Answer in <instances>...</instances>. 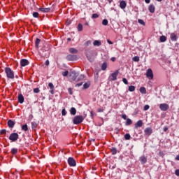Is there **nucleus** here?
<instances>
[{"instance_id": "nucleus-29", "label": "nucleus", "mask_w": 179, "mask_h": 179, "mask_svg": "<svg viewBox=\"0 0 179 179\" xmlns=\"http://www.w3.org/2000/svg\"><path fill=\"white\" fill-rule=\"evenodd\" d=\"M41 41V40H40V38H36V40L35 41L36 48H38V45H40Z\"/></svg>"}, {"instance_id": "nucleus-2", "label": "nucleus", "mask_w": 179, "mask_h": 179, "mask_svg": "<svg viewBox=\"0 0 179 179\" xmlns=\"http://www.w3.org/2000/svg\"><path fill=\"white\" fill-rule=\"evenodd\" d=\"M8 79H15V73L11 68L6 67L4 69Z\"/></svg>"}, {"instance_id": "nucleus-19", "label": "nucleus", "mask_w": 179, "mask_h": 179, "mask_svg": "<svg viewBox=\"0 0 179 179\" xmlns=\"http://www.w3.org/2000/svg\"><path fill=\"white\" fill-rule=\"evenodd\" d=\"M39 10H41V12H43L44 13H47L50 12V10H51V8H40Z\"/></svg>"}, {"instance_id": "nucleus-57", "label": "nucleus", "mask_w": 179, "mask_h": 179, "mask_svg": "<svg viewBox=\"0 0 179 179\" xmlns=\"http://www.w3.org/2000/svg\"><path fill=\"white\" fill-rule=\"evenodd\" d=\"M145 3H150V0H145Z\"/></svg>"}, {"instance_id": "nucleus-32", "label": "nucleus", "mask_w": 179, "mask_h": 179, "mask_svg": "<svg viewBox=\"0 0 179 179\" xmlns=\"http://www.w3.org/2000/svg\"><path fill=\"white\" fill-rule=\"evenodd\" d=\"M89 87H90V84L88 83H85L83 85V89L86 90V89H89Z\"/></svg>"}, {"instance_id": "nucleus-28", "label": "nucleus", "mask_w": 179, "mask_h": 179, "mask_svg": "<svg viewBox=\"0 0 179 179\" xmlns=\"http://www.w3.org/2000/svg\"><path fill=\"white\" fill-rule=\"evenodd\" d=\"M140 92H141L142 94H146V88H145V87H140Z\"/></svg>"}, {"instance_id": "nucleus-6", "label": "nucleus", "mask_w": 179, "mask_h": 179, "mask_svg": "<svg viewBox=\"0 0 179 179\" xmlns=\"http://www.w3.org/2000/svg\"><path fill=\"white\" fill-rule=\"evenodd\" d=\"M159 108L161 111H167L170 108V106L167 103H161L159 104Z\"/></svg>"}, {"instance_id": "nucleus-36", "label": "nucleus", "mask_w": 179, "mask_h": 179, "mask_svg": "<svg viewBox=\"0 0 179 179\" xmlns=\"http://www.w3.org/2000/svg\"><path fill=\"white\" fill-rule=\"evenodd\" d=\"M138 23L140 24H142V26H145L146 24L145 23V21L143 20L138 19Z\"/></svg>"}, {"instance_id": "nucleus-20", "label": "nucleus", "mask_w": 179, "mask_h": 179, "mask_svg": "<svg viewBox=\"0 0 179 179\" xmlns=\"http://www.w3.org/2000/svg\"><path fill=\"white\" fill-rule=\"evenodd\" d=\"M93 45H94V47H100V45H101V41L99 40H95L93 42Z\"/></svg>"}, {"instance_id": "nucleus-54", "label": "nucleus", "mask_w": 179, "mask_h": 179, "mask_svg": "<svg viewBox=\"0 0 179 179\" xmlns=\"http://www.w3.org/2000/svg\"><path fill=\"white\" fill-rule=\"evenodd\" d=\"M69 94H72V88H69Z\"/></svg>"}, {"instance_id": "nucleus-47", "label": "nucleus", "mask_w": 179, "mask_h": 179, "mask_svg": "<svg viewBox=\"0 0 179 179\" xmlns=\"http://www.w3.org/2000/svg\"><path fill=\"white\" fill-rule=\"evenodd\" d=\"M34 93H40V89L39 88L34 89Z\"/></svg>"}, {"instance_id": "nucleus-39", "label": "nucleus", "mask_w": 179, "mask_h": 179, "mask_svg": "<svg viewBox=\"0 0 179 179\" xmlns=\"http://www.w3.org/2000/svg\"><path fill=\"white\" fill-rule=\"evenodd\" d=\"M69 73V71L68 70H66L65 71L62 73V76H68V74Z\"/></svg>"}, {"instance_id": "nucleus-48", "label": "nucleus", "mask_w": 179, "mask_h": 179, "mask_svg": "<svg viewBox=\"0 0 179 179\" xmlns=\"http://www.w3.org/2000/svg\"><path fill=\"white\" fill-rule=\"evenodd\" d=\"M83 79H85V76L81 74V75L78 77V80H83Z\"/></svg>"}, {"instance_id": "nucleus-23", "label": "nucleus", "mask_w": 179, "mask_h": 179, "mask_svg": "<svg viewBox=\"0 0 179 179\" xmlns=\"http://www.w3.org/2000/svg\"><path fill=\"white\" fill-rule=\"evenodd\" d=\"M70 113L71 114V115H76V108L73 107L71 108Z\"/></svg>"}, {"instance_id": "nucleus-15", "label": "nucleus", "mask_w": 179, "mask_h": 179, "mask_svg": "<svg viewBox=\"0 0 179 179\" xmlns=\"http://www.w3.org/2000/svg\"><path fill=\"white\" fill-rule=\"evenodd\" d=\"M120 8L121 9H125L127 8V2L125 1H121L120 3Z\"/></svg>"}, {"instance_id": "nucleus-38", "label": "nucleus", "mask_w": 179, "mask_h": 179, "mask_svg": "<svg viewBox=\"0 0 179 179\" xmlns=\"http://www.w3.org/2000/svg\"><path fill=\"white\" fill-rule=\"evenodd\" d=\"M11 153L12 155H16V153H17V148H12Z\"/></svg>"}, {"instance_id": "nucleus-34", "label": "nucleus", "mask_w": 179, "mask_h": 179, "mask_svg": "<svg viewBox=\"0 0 179 179\" xmlns=\"http://www.w3.org/2000/svg\"><path fill=\"white\" fill-rule=\"evenodd\" d=\"M111 153L112 155H117V148H112L111 149Z\"/></svg>"}, {"instance_id": "nucleus-8", "label": "nucleus", "mask_w": 179, "mask_h": 179, "mask_svg": "<svg viewBox=\"0 0 179 179\" xmlns=\"http://www.w3.org/2000/svg\"><path fill=\"white\" fill-rule=\"evenodd\" d=\"M70 76L71 77L72 80H76V78L79 76V72H76V71H73L71 72Z\"/></svg>"}, {"instance_id": "nucleus-33", "label": "nucleus", "mask_w": 179, "mask_h": 179, "mask_svg": "<svg viewBox=\"0 0 179 179\" xmlns=\"http://www.w3.org/2000/svg\"><path fill=\"white\" fill-rule=\"evenodd\" d=\"M124 139H126V141H129V139H131V134H126L124 135Z\"/></svg>"}, {"instance_id": "nucleus-52", "label": "nucleus", "mask_w": 179, "mask_h": 179, "mask_svg": "<svg viewBox=\"0 0 179 179\" xmlns=\"http://www.w3.org/2000/svg\"><path fill=\"white\" fill-rule=\"evenodd\" d=\"M122 118H123V120H128V119L127 118V115H125V114H124V115H122Z\"/></svg>"}, {"instance_id": "nucleus-64", "label": "nucleus", "mask_w": 179, "mask_h": 179, "mask_svg": "<svg viewBox=\"0 0 179 179\" xmlns=\"http://www.w3.org/2000/svg\"><path fill=\"white\" fill-rule=\"evenodd\" d=\"M67 41H71V38H68Z\"/></svg>"}, {"instance_id": "nucleus-22", "label": "nucleus", "mask_w": 179, "mask_h": 179, "mask_svg": "<svg viewBox=\"0 0 179 179\" xmlns=\"http://www.w3.org/2000/svg\"><path fill=\"white\" fill-rule=\"evenodd\" d=\"M69 51L71 54H78V50L73 48H69Z\"/></svg>"}, {"instance_id": "nucleus-11", "label": "nucleus", "mask_w": 179, "mask_h": 179, "mask_svg": "<svg viewBox=\"0 0 179 179\" xmlns=\"http://www.w3.org/2000/svg\"><path fill=\"white\" fill-rule=\"evenodd\" d=\"M139 160L141 164H146V163H148V158H146V157L145 156L140 157Z\"/></svg>"}, {"instance_id": "nucleus-42", "label": "nucleus", "mask_w": 179, "mask_h": 179, "mask_svg": "<svg viewBox=\"0 0 179 179\" xmlns=\"http://www.w3.org/2000/svg\"><path fill=\"white\" fill-rule=\"evenodd\" d=\"M149 108H150V106L149 105H145L144 108H143V110H144V111H148V110Z\"/></svg>"}, {"instance_id": "nucleus-21", "label": "nucleus", "mask_w": 179, "mask_h": 179, "mask_svg": "<svg viewBox=\"0 0 179 179\" xmlns=\"http://www.w3.org/2000/svg\"><path fill=\"white\" fill-rule=\"evenodd\" d=\"M87 58L90 62H93L94 61V59H93V55H90L87 53Z\"/></svg>"}, {"instance_id": "nucleus-24", "label": "nucleus", "mask_w": 179, "mask_h": 179, "mask_svg": "<svg viewBox=\"0 0 179 179\" xmlns=\"http://www.w3.org/2000/svg\"><path fill=\"white\" fill-rule=\"evenodd\" d=\"M21 129H22V131H24L25 132H27V131H29V127L26 124L22 125Z\"/></svg>"}, {"instance_id": "nucleus-27", "label": "nucleus", "mask_w": 179, "mask_h": 179, "mask_svg": "<svg viewBox=\"0 0 179 179\" xmlns=\"http://www.w3.org/2000/svg\"><path fill=\"white\" fill-rule=\"evenodd\" d=\"M159 40L161 43H165V41H167V37H166L165 36H160Z\"/></svg>"}, {"instance_id": "nucleus-25", "label": "nucleus", "mask_w": 179, "mask_h": 179, "mask_svg": "<svg viewBox=\"0 0 179 179\" xmlns=\"http://www.w3.org/2000/svg\"><path fill=\"white\" fill-rule=\"evenodd\" d=\"M101 71H106L107 69V62H103L101 67Z\"/></svg>"}, {"instance_id": "nucleus-49", "label": "nucleus", "mask_w": 179, "mask_h": 179, "mask_svg": "<svg viewBox=\"0 0 179 179\" xmlns=\"http://www.w3.org/2000/svg\"><path fill=\"white\" fill-rule=\"evenodd\" d=\"M32 15L34 17H38V12H34V13H33Z\"/></svg>"}, {"instance_id": "nucleus-35", "label": "nucleus", "mask_w": 179, "mask_h": 179, "mask_svg": "<svg viewBox=\"0 0 179 179\" xmlns=\"http://www.w3.org/2000/svg\"><path fill=\"white\" fill-rule=\"evenodd\" d=\"M132 61H134V62H139V57L135 56L134 57L132 58Z\"/></svg>"}, {"instance_id": "nucleus-7", "label": "nucleus", "mask_w": 179, "mask_h": 179, "mask_svg": "<svg viewBox=\"0 0 179 179\" xmlns=\"http://www.w3.org/2000/svg\"><path fill=\"white\" fill-rule=\"evenodd\" d=\"M66 59L67 61H78V56L74 55H69L66 56Z\"/></svg>"}, {"instance_id": "nucleus-60", "label": "nucleus", "mask_w": 179, "mask_h": 179, "mask_svg": "<svg viewBox=\"0 0 179 179\" xmlns=\"http://www.w3.org/2000/svg\"><path fill=\"white\" fill-rule=\"evenodd\" d=\"M85 26H89V22H85Z\"/></svg>"}, {"instance_id": "nucleus-45", "label": "nucleus", "mask_w": 179, "mask_h": 179, "mask_svg": "<svg viewBox=\"0 0 179 179\" xmlns=\"http://www.w3.org/2000/svg\"><path fill=\"white\" fill-rule=\"evenodd\" d=\"M48 87L51 89V90H52V89H54V84H52V83H50L48 84Z\"/></svg>"}, {"instance_id": "nucleus-63", "label": "nucleus", "mask_w": 179, "mask_h": 179, "mask_svg": "<svg viewBox=\"0 0 179 179\" xmlns=\"http://www.w3.org/2000/svg\"><path fill=\"white\" fill-rule=\"evenodd\" d=\"M90 114H91V117H93V112H91Z\"/></svg>"}, {"instance_id": "nucleus-53", "label": "nucleus", "mask_w": 179, "mask_h": 179, "mask_svg": "<svg viewBox=\"0 0 179 179\" xmlns=\"http://www.w3.org/2000/svg\"><path fill=\"white\" fill-rule=\"evenodd\" d=\"M45 65H46L47 66H48V65H50V61H49V60H46V61H45Z\"/></svg>"}, {"instance_id": "nucleus-40", "label": "nucleus", "mask_w": 179, "mask_h": 179, "mask_svg": "<svg viewBox=\"0 0 179 179\" xmlns=\"http://www.w3.org/2000/svg\"><path fill=\"white\" fill-rule=\"evenodd\" d=\"M31 128H37V123L36 122H31Z\"/></svg>"}, {"instance_id": "nucleus-12", "label": "nucleus", "mask_w": 179, "mask_h": 179, "mask_svg": "<svg viewBox=\"0 0 179 179\" xmlns=\"http://www.w3.org/2000/svg\"><path fill=\"white\" fill-rule=\"evenodd\" d=\"M117 76H118V71L113 72L110 76V77L112 78L111 80H117Z\"/></svg>"}, {"instance_id": "nucleus-26", "label": "nucleus", "mask_w": 179, "mask_h": 179, "mask_svg": "<svg viewBox=\"0 0 179 179\" xmlns=\"http://www.w3.org/2000/svg\"><path fill=\"white\" fill-rule=\"evenodd\" d=\"M125 125H126V127H128V125H132V120L129 118H127L126 120Z\"/></svg>"}, {"instance_id": "nucleus-41", "label": "nucleus", "mask_w": 179, "mask_h": 179, "mask_svg": "<svg viewBox=\"0 0 179 179\" xmlns=\"http://www.w3.org/2000/svg\"><path fill=\"white\" fill-rule=\"evenodd\" d=\"M62 115L65 116L66 115V110H65V108H64L62 110Z\"/></svg>"}, {"instance_id": "nucleus-9", "label": "nucleus", "mask_w": 179, "mask_h": 179, "mask_svg": "<svg viewBox=\"0 0 179 179\" xmlns=\"http://www.w3.org/2000/svg\"><path fill=\"white\" fill-rule=\"evenodd\" d=\"M144 134H145V135H147L148 136H150V135H152V134H153V129H152L151 127H147L144 130Z\"/></svg>"}, {"instance_id": "nucleus-46", "label": "nucleus", "mask_w": 179, "mask_h": 179, "mask_svg": "<svg viewBox=\"0 0 179 179\" xmlns=\"http://www.w3.org/2000/svg\"><path fill=\"white\" fill-rule=\"evenodd\" d=\"M122 82L124 83V85H128V80H127V78H122Z\"/></svg>"}, {"instance_id": "nucleus-51", "label": "nucleus", "mask_w": 179, "mask_h": 179, "mask_svg": "<svg viewBox=\"0 0 179 179\" xmlns=\"http://www.w3.org/2000/svg\"><path fill=\"white\" fill-rule=\"evenodd\" d=\"M175 174L177 176V177H179V169H176L175 171Z\"/></svg>"}, {"instance_id": "nucleus-3", "label": "nucleus", "mask_w": 179, "mask_h": 179, "mask_svg": "<svg viewBox=\"0 0 179 179\" xmlns=\"http://www.w3.org/2000/svg\"><path fill=\"white\" fill-rule=\"evenodd\" d=\"M9 141H11L12 142H16L17 139H19V134L17 133H12L9 137Z\"/></svg>"}, {"instance_id": "nucleus-56", "label": "nucleus", "mask_w": 179, "mask_h": 179, "mask_svg": "<svg viewBox=\"0 0 179 179\" xmlns=\"http://www.w3.org/2000/svg\"><path fill=\"white\" fill-rule=\"evenodd\" d=\"M168 129H169L168 127H164V132H166V131H167Z\"/></svg>"}, {"instance_id": "nucleus-58", "label": "nucleus", "mask_w": 179, "mask_h": 179, "mask_svg": "<svg viewBox=\"0 0 179 179\" xmlns=\"http://www.w3.org/2000/svg\"><path fill=\"white\" fill-rule=\"evenodd\" d=\"M107 43H108V44H113V42L111 41H110V40H108Z\"/></svg>"}, {"instance_id": "nucleus-13", "label": "nucleus", "mask_w": 179, "mask_h": 179, "mask_svg": "<svg viewBox=\"0 0 179 179\" xmlns=\"http://www.w3.org/2000/svg\"><path fill=\"white\" fill-rule=\"evenodd\" d=\"M148 10L150 13H155V10H156V8L155 7V5L150 4L148 6Z\"/></svg>"}, {"instance_id": "nucleus-55", "label": "nucleus", "mask_w": 179, "mask_h": 179, "mask_svg": "<svg viewBox=\"0 0 179 179\" xmlns=\"http://www.w3.org/2000/svg\"><path fill=\"white\" fill-rule=\"evenodd\" d=\"M110 61H112V62H115V57H111V58H110Z\"/></svg>"}, {"instance_id": "nucleus-14", "label": "nucleus", "mask_w": 179, "mask_h": 179, "mask_svg": "<svg viewBox=\"0 0 179 179\" xmlns=\"http://www.w3.org/2000/svg\"><path fill=\"white\" fill-rule=\"evenodd\" d=\"M18 102L20 103V104H23V103H24V97L23 96V94H20L18 95Z\"/></svg>"}, {"instance_id": "nucleus-16", "label": "nucleus", "mask_w": 179, "mask_h": 179, "mask_svg": "<svg viewBox=\"0 0 179 179\" xmlns=\"http://www.w3.org/2000/svg\"><path fill=\"white\" fill-rule=\"evenodd\" d=\"M8 128H13V127H15V122H13V120H9L8 121Z\"/></svg>"}, {"instance_id": "nucleus-30", "label": "nucleus", "mask_w": 179, "mask_h": 179, "mask_svg": "<svg viewBox=\"0 0 179 179\" xmlns=\"http://www.w3.org/2000/svg\"><path fill=\"white\" fill-rule=\"evenodd\" d=\"M135 89H136V87L134 85H130L129 86V92H135Z\"/></svg>"}, {"instance_id": "nucleus-59", "label": "nucleus", "mask_w": 179, "mask_h": 179, "mask_svg": "<svg viewBox=\"0 0 179 179\" xmlns=\"http://www.w3.org/2000/svg\"><path fill=\"white\" fill-rule=\"evenodd\" d=\"M175 160H179V155L176 157Z\"/></svg>"}, {"instance_id": "nucleus-5", "label": "nucleus", "mask_w": 179, "mask_h": 179, "mask_svg": "<svg viewBox=\"0 0 179 179\" xmlns=\"http://www.w3.org/2000/svg\"><path fill=\"white\" fill-rule=\"evenodd\" d=\"M146 77L150 80H153V71H152V69H148L146 71Z\"/></svg>"}, {"instance_id": "nucleus-1", "label": "nucleus", "mask_w": 179, "mask_h": 179, "mask_svg": "<svg viewBox=\"0 0 179 179\" xmlns=\"http://www.w3.org/2000/svg\"><path fill=\"white\" fill-rule=\"evenodd\" d=\"M85 120L83 115H76L73 118V124L74 125H79V124H82Z\"/></svg>"}, {"instance_id": "nucleus-37", "label": "nucleus", "mask_w": 179, "mask_h": 179, "mask_svg": "<svg viewBox=\"0 0 179 179\" xmlns=\"http://www.w3.org/2000/svg\"><path fill=\"white\" fill-rule=\"evenodd\" d=\"M102 24L103 26H107V24H108V20L107 19L103 20Z\"/></svg>"}, {"instance_id": "nucleus-18", "label": "nucleus", "mask_w": 179, "mask_h": 179, "mask_svg": "<svg viewBox=\"0 0 179 179\" xmlns=\"http://www.w3.org/2000/svg\"><path fill=\"white\" fill-rule=\"evenodd\" d=\"M143 125V122L142 120H138L136 124H135V128H141Z\"/></svg>"}, {"instance_id": "nucleus-62", "label": "nucleus", "mask_w": 179, "mask_h": 179, "mask_svg": "<svg viewBox=\"0 0 179 179\" xmlns=\"http://www.w3.org/2000/svg\"><path fill=\"white\" fill-rule=\"evenodd\" d=\"M90 43V41H88L87 42V45H89V43Z\"/></svg>"}, {"instance_id": "nucleus-17", "label": "nucleus", "mask_w": 179, "mask_h": 179, "mask_svg": "<svg viewBox=\"0 0 179 179\" xmlns=\"http://www.w3.org/2000/svg\"><path fill=\"white\" fill-rule=\"evenodd\" d=\"M178 39V37H177V35L174 33L171 34V41H177Z\"/></svg>"}, {"instance_id": "nucleus-61", "label": "nucleus", "mask_w": 179, "mask_h": 179, "mask_svg": "<svg viewBox=\"0 0 179 179\" xmlns=\"http://www.w3.org/2000/svg\"><path fill=\"white\" fill-rule=\"evenodd\" d=\"M108 1L109 2V3H111V2H113V0H108Z\"/></svg>"}, {"instance_id": "nucleus-4", "label": "nucleus", "mask_w": 179, "mask_h": 179, "mask_svg": "<svg viewBox=\"0 0 179 179\" xmlns=\"http://www.w3.org/2000/svg\"><path fill=\"white\" fill-rule=\"evenodd\" d=\"M68 164L69 166H70V167H75L76 166V160H75V159L72 157H69L68 158Z\"/></svg>"}, {"instance_id": "nucleus-50", "label": "nucleus", "mask_w": 179, "mask_h": 179, "mask_svg": "<svg viewBox=\"0 0 179 179\" xmlns=\"http://www.w3.org/2000/svg\"><path fill=\"white\" fill-rule=\"evenodd\" d=\"M82 85H83V82H81L80 83H78L76 85V87H80V86H82Z\"/></svg>"}, {"instance_id": "nucleus-10", "label": "nucleus", "mask_w": 179, "mask_h": 179, "mask_svg": "<svg viewBox=\"0 0 179 179\" xmlns=\"http://www.w3.org/2000/svg\"><path fill=\"white\" fill-rule=\"evenodd\" d=\"M29 64H30V62H29V60H27L26 59H22L20 60L21 66H27V65H29Z\"/></svg>"}, {"instance_id": "nucleus-43", "label": "nucleus", "mask_w": 179, "mask_h": 179, "mask_svg": "<svg viewBox=\"0 0 179 179\" xmlns=\"http://www.w3.org/2000/svg\"><path fill=\"white\" fill-rule=\"evenodd\" d=\"M97 17H99V14L97 13H94L92 16V19H97Z\"/></svg>"}, {"instance_id": "nucleus-31", "label": "nucleus", "mask_w": 179, "mask_h": 179, "mask_svg": "<svg viewBox=\"0 0 179 179\" xmlns=\"http://www.w3.org/2000/svg\"><path fill=\"white\" fill-rule=\"evenodd\" d=\"M77 29H78V31H82V30H83V25H82V24L79 23Z\"/></svg>"}, {"instance_id": "nucleus-44", "label": "nucleus", "mask_w": 179, "mask_h": 179, "mask_svg": "<svg viewBox=\"0 0 179 179\" xmlns=\"http://www.w3.org/2000/svg\"><path fill=\"white\" fill-rule=\"evenodd\" d=\"M0 134L1 135H5V134H6V129H1L0 131Z\"/></svg>"}]
</instances>
